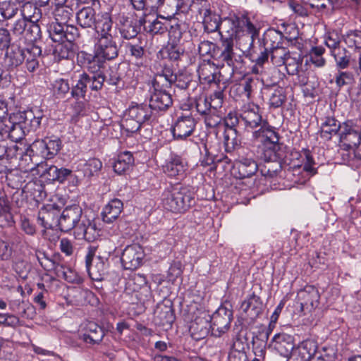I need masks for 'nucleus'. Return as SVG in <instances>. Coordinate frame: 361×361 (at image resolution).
<instances>
[{"mask_svg": "<svg viewBox=\"0 0 361 361\" xmlns=\"http://www.w3.org/2000/svg\"><path fill=\"white\" fill-rule=\"evenodd\" d=\"M259 82L257 78L247 77L239 84L231 87V94L233 96L235 94L244 96L249 99L252 94L257 90Z\"/></svg>", "mask_w": 361, "mask_h": 361, "instance_id": "obj_35", "label": "nucleus"}, {"mask_svg": "<svg viewBox=\"0 0 361 361\" xmlns=\"http://www.w3.org/2000/svg\"><path fill=\"white\" fill-rule=\"evenodd\" d=\"M59 229L68 232L74 229L76 239H84L88 242L95 240L99 236L96 224L82 215V210L78 205L67 207L59 215Z\"/></svg>", "mask_w": 361, "mask_h": 361, "instance_id": "obj_2", "label": "nucleus"}, {"mask_svg": "<svg viewBox=\"0 0 361 361\" xmlns=\"http://www.w3.org/2000/svg\"><path fill=\"white\" fill-rule=\"evenodd\" d=\"M52 90L54 94L58 98H63L70 91V86L68 80L59 78L52 83Z\"/></svg>", "mask_w": 361, "mask_h": 361, "instance_id": "obj_60", "label": "nucleus"}, {"mask_svg": "<svg viewBox=\"0 0 361 361\" xmlns=\"http://www.w3.org/2000/svg\"><path fill=\"white\" fill-rule=\"evenodd\" d=\"M97 18L94 9L90 6L82 8L76 14L77 22L83 28L92 27Z\"/></svg>", "mask_w": 361, "mask_h": 361, "instance_id": "obj_40", "label": "nucleus"}, {"mask_svg": "<svg viewBox=\"0 0 361 361\" xmlns=\"http://www.w3.org/2000/svg\"><path fill=\"white\" fill-rule=\"evenodd\" d=\"M294 339L292 336L285 334H276L272 338L269 347L275 350L284 357L293 359L294 347Z\"/></svg>", "mask_w": 361, "mask_h": 361, "instance_id": "obj_16", "label": "nucleus"}, {"mask_svg": "<svg viewBox=\"0 0 361 361\" xmlns=\"http://www.w3.org/2000/svg\"><path fill=\"white\" fill-rule=\"evenodd\" d=\"M257 170L258 165L254 159L241 157L235 161L231 173L236 178L243 179L252 176Z\"/></svg>", "mask_w": 361, "mask_h": 361, "instance_id": "obj_19", "label": "nucleus"}, {"mask_svg": "<svg viewBox=\"0 0 361 361\" xmlns=\"http://www.w3.org/2000/svg\"><path fill=\"white\" fill-rule=\"evenodd\" d=\"M120 33L123 38L126 39H134L140 31V25L136 22L131 20L128 16H121L119 20Z\"/></svg>", "mask_w": 361, "mask_h": 361, "instance_id": "obj_36", "label": "nucleus"}, {"mask_svg": "<svg viewBox=\"0 0 361 361\" xmlns=\"http://www.w3.org/2000/svg\"><path fill=\"white\" fill-rule=\"evenodd\" d=\"M73 16V10L65 6H57L54 11L55 22L68 25L67 23Z\"/></svg>", "mask_w": 361, "mask_h": 361, "instance_id": "obj_61", "label": "nucleus"}, {"mask_svg": "<svg viewBox=\"0 0 361 361\" xmlns=\"http://www.w3.org/2000/svg\"><path fill=\"white\" fill-rule=\"evenodd\" d=\"M283 35L282 30L270 28L264 35V45L269 49L283 46Z\"/></svg>", "mask_w": 361, "mask_h": 361, "instance_id": "obj_45", "label": "nucleus"}, {"mask_svg": "<svg viewBox=\"0 0 361 361\" xmlns=\"http://www.w3.org/2000/svg\"><path fill=\"white\" fill-rule=\"evenodd\" d=\"M334 80L336 86L341 89L343 86L351 85L355 82L354 74L350 71H343L339 69L335 75Z\"/></svg>", "mask_w": 361, "mask_h": 361, "instance_id": "obj_57", "label": "nucleus"}, {"mask_svg": "<svg viewBox=\"0 0 361 361\" xmlns=\"http://www.w3.org/2000/svg\"><path fill=\"white\" fill-rule=\"evenodd\" d=\"M86 77H82L80 75L79 79L75 86L73 87L71 90V95L73 98L77 99L80 98H84L85 97L87 88L85 85V82L87 81Z\"/></svg>", "mask_w": 361, "mask_h": 361, "instance_id": "obj_63", "label": "nucleus"}, {"mask_svg": "<svg viewBox=\"0 0 361 361\" xmlns=\"http://www.w3.org/2000/svg\"><path fill=\"white\" fill-rule=\"evenodd\" d=\"M317 352V342L307 339L295 347L293 359L296 361H310Z\"/></svg>", "mask_w": 361, "mask_h": 361, "instance_id": "obj_23", "label": "nucleus"}, {"mask_svg": "<svg viewBox=\"0 0 361 361\" xmlns=\"http://www.w3.org/2000/svg\"><path fill=\"white\" fill-rule=\"evenodd\" d=\"M161 202L166 209L174 213L185 212L195 203L192 192L180 184L166 188L161 195Z\"/></svg>", "mask_w": 361, "mask_h": 361, "instance_id": "obj_4", "label": "nucleus"}, {"mask_svg": "<svg viewBox=\"0 0 361 361\" xmlns=\"http://www.w3.org/2000/svg\"><path fill=\"white\" fill-rule=\"evenodd\" d=\"M134 158L131 152L125 151L120 153L115 160L113 168L118 174H123L130 170L133 166Z\"/></svg>", "mask_w": 361, "mask_h": 361, "instance_id": "obj_38", "label": "nucleus"}, {"mask_svg": "<svg viewBox=\"0 0 361 361\" xmlns=\"http://www.w3.org/2000/svg\"><path fill=\"white\" fill-rule=\"evenodd\" d=\"M197 121L191 114L178 116L171 126V133L174 140H186L194 133Z\"/></svg>", "mask_w": 361, "mask_h": 361, "instance_id": "obj_9", "label": "nucleus"}, {"mask_svg": "<svg viewBox=\"0 0 361 361\" xmlns=\"http://www.w3.org/2000/svg\"><path fill=\"white\" fill-rule=\"evenodd\" d=\"M342 124L334 116H326L322 119L319 134L325 141L330 140L333 136L338 134Z\"/></svg>", "mask_w": 361, "mask_h": 361, "instance_id": "obj_27", "label": "nucleus"}, {"mask_svg": "<svg viewBox=\"0 0 361 361\" xmlns=\"http://www.w3.org/2000/svg\"><path fill=\"white\" fill-rule=\"evenodd\" d=\"M37 21H28L23 37L29 42L36 41L40 37L41 30Z\"/></svg>", "mask_w": 361, "mask_h": 361, "instance_id": "obj_62", "label": "nucleus"}, {"mask_svg": "<svg viewBox=\"0 0 361 361\" xmlns=\"http://www.w3.org/2000/svg\"><path fill=\"white\" fill-rule=\"evenodd\" d=\"M59 212L53 205L42 207L37 214V223L44 229L59 228Z\"/></svg>", "mask_w": 361, "mask_h": 361, "instance_id": "obj_21", "label": "nucleus"}, {"mask_svg": "<svg viewBox=\"0 0 361 361\" xmlns=\"http://www.w3.org/2000/svg\"><path fill=\"white\" fill-rule=\"evenodd\" d=\"M339 137L341 142L348 149L357 147L361 142L359 128L349 121L342 123Z\"/></svg>", "mask_w": 361, "mask_h": 361, "instance_id": "obj_18", "label": "nucleus"}, {"mask_svg": "<svg viewBox=\"0 0 361 361\" xmlns=\"http://www.w3.org/2000/svg\"><path fill=\"white\" fill-rule=\"evenodd\" d=\"M286 71L290 75L297 74L301 66V60L298 54L291 55L290 53L286 57L285 63Z\"/></svg>", "mask_w": 361, "mask_h": 361, "instance_id": "obj_59", "label": "nucleus"}, {"mask_svg": "<svg viewBox=\"0 0 361 361\" xmlns=\"http://www.w3.org/2000/svg\"><path fill=\"white\" fill-rule=\"evenodd\" d=\"M23 143L20 142L19 145L16 144L11 147H7L3 143H0V159H2L6 154L8 156L11 155V153L13 151V155L15 157H19L21 159V165H23V162L25 161V159H23L25 154V145L22 147Z\"/></svg>", "mask_w": 361, "mask_h": 361, "instance_id": "obj_50", "label": "nucleus"}, {"mask_svg": "<svg viewBox=\"0 0 361 361\" xmlns=\"http://www.w3.org/2000/svg\"><path fill=\"white\" fill-rule=\"evenodd\" d=\"M81 57H82L84 60L83 65L93 75L102 73L100 71V69L102 68L104 62L106 61L105 59L97 57L94 52V54L81 52Z\"/></svg>", "mask_w": 361, "mask_h": 361, "instance_id": "obj_43", "label": "nucleus"}, {"mask_svg": "<svg viewBox=\"0 0 361 361\" xmlns=\"http://www.w3.org/2000/svg\"><path fill=\"white\" fill-rule=\"evenodd\" d=\"M94 52L97 57L112 60L118 56V49L114 40V36L96 37Z\"/></svg>", "mask_w": 361, "mask_h": 361, "instance_id": "obj_15", "label": "nucleus"}, {"mask_svg": "<svg viewBox=\"0 0 361 361\" xmlns=\"http://www.w3.org/2000/svg\"><path fill=\"white\" fill-rule=\"evenodd\" d=\"M210 315L208 312L202 311L200 312V315L196 317L190 325V331L197 340L204 338L209 333L210 328L209 323Z\"/></svg>", "mask_w": 361, "mask_h": 361, "instance_id": "obj_24", "label": "nucleus"}, {"mask_svg": "<svg viewBox=\"0 0 361 361\" xmlns=\"http://www.w3.org/2000/svg\"><path fill=\"white\" fill-rule=\"evenodd\" d=\"M94 26L97 35L96 37H112L116 33V30L113 28L111 16L108 12L99 14Z\"/></svg>", "mask_w": 361, "mask_h": 361, "instance_id": "obj_25", "label": "nucleus"}, {"mask_svg": "<svg viewBox=\"0 0 361 361\" xmlns=\"http://www.w3.org/2000/svg\"><path fill=\"white\" fill-rule=\"evenodd\" d=\"M162 168L164 172L171 177L182 176L186 170V166L183 163V159L175 154L170 155Z\"/></svg>", "mask_w": 361, "mask_h": 361, "instance_id": "obj_32", "label": "nucleus"}, {"mask_svg": "<svg viewBox=\"0 0 361 361\" xmlns=\"http://www.w3.org/2000/svg\"><path fill=\"white\" fill-rule=\"evenodd\" d=\"M345 44L350 49L361 51V31L351 30L343 36Z\"/></svg>", "mask_w": 361, "mask_h": 361, "instance_id": "obj_52", "label": "nucleus"}, {"mask_svg": "<svg viewBox=\"0 0 361 361\" xmlns=\"http://www.w3.org/2000/svg\"><path fill=\"white\" fill-rule=\"evenodd\" d=\"M179 6L178 0H161L157 16L165 20H173Z\"/></svg>", "mask_w": 361, "mask_h": 361, "instance_id": "obj_41", "label": "nucleus"}, {"mask_svg": "<svg viewBox=\"0 0 361 361\" xmlns=\"http://www.w3.org/2000/svg\"><path fill=\"white\" fill-rule=\"evenodd\" d=\"M200 14L203 16V25L204 30L208 32H214L219 30L221 21L220 16L213 13L210 9L202 8Z\"/></svg>", "mask_w": 361, "mask_h": 361, "instance_id": "obj_39", "label": "nucleus"}, {"mask_svg": "<svg viewBox=\"0 0 361 361\" xmlns=\"http://www.w3.org/2000/svg\"><path fill=\"white\" fill-rule=\"evenodd\" d=\"M126 111L130 114L131 118L136 119L142 126L150 123L156 118L155 112L145 104L132 105Z\"/></svg>", "mask_w": 361, "mask_h": 361, "instance_id": "obj_29", "label": "nucleus"}, {"mask_svg": "<svg viewBox=\"0 0 361 361\" xmlns=\"http://www.w3.org/2000/svg\"><path fill=\"white\" fill-rule=\"evenodd\" d=\"M42 118L43 113L39 109H30L20 114V123L27 132L37 130Z\"/></svg>", "mask_w": 361, "mask_h": 361, "instance_id": "obj_31", "label": "nucleus"}, {"mask_svg": "<svg viewBox=\"0 0 361 361\" xmlns=\"http://www.w3.org/2000/svg\"><path fill=\"white\" fill-rule=\"evenodd\" d=\"M145 252L139 244H132L126 247L121 255V263L126 269L135 270L142 263Z\"/></svg>", "mask_w": 361, "mask_h": 361, "instance_id": "obj_12", "label": "nucleus"}, {"mask_svg": "<svg viewBox=\"0 0 361 361\" xmlns=\"http://www.w3.org/2000/svg\"><path fill=\"white\" fill-rule=\"evenodd\" d=\"M280 148V144L279 143V148L276 150V154L274 157L272 159H265L264 157V154L262 153V149H258V153L260 154L261 157L264 160L267 161V164L262 166L260 169L261 173L262 176L269 178L275 177L278 173L281 171V166L279 163H271L274 160L276 159L279 157V154H278V150Z\"/></svg>", "mask_w": 361, "mask_h": 361, "instance_id": "obj_42", "label": "nucleus"}, {"mask_svg": "<svg viewBox=\"0 0 361 361\" xmlns=\"http://www.w3.org/2000/svg\"><path fill=\"white\" fill-rule=\"evenodd\" d=\"M23 192L37 202L42 201L47 196L42 180L38 178L28 181L23 188Z\"/></svg>", "mask_w": 361, "mask_h": 361, "instance_id": "obj_34", "label": "nucleus"}, {"mask_svg": "<svg viewBox=\"0 0 361 361\" xmlns=\"http://www.w3.org/2000/svg\"><path fill=\"white\" fill-rule=\"evenodd\" d=\"M21 4L12 1L6 0L0 3V14L5 20L13 18L20 11Z\"/></svg>", "mask_w": 361, "mask_h": 361, "instance_id": "obj_47", "label": "nucleus"}, {"mask_svg": "<svg viewBox=\"0 0 361 361\" xmlns=\"http://www.w3.org/2000/svg\"><path fill=\"white\" fill-rule=\"evenodd\" d=\"M52 41L58 43L75 41L79 37L78 29L72 25H65L53 22L48 28Z\"/></svg>", "mask_w": 361, "mask_h": 361, "instance_id": "obj_10", "label": "nucleus"}, {"mask_svg": "<svg viewBox=\"0 0 361 361\" xmlns=\"http://www.w3.org/2000/svg\"><path fill=\"white\" fill-rule=\"evenodd\" d=\"M233 318V312L226 307L221 306L210 316L209 323L212 334L216 337H220L227 332L230 328Z\"/></svg>", "mask_w": 361, "mask_h": 361, "instance_id": "obj_8", "label": "nucleus"}, {"mask_svg": "<svg viewBox=\"0 0 361 361\" xmlns=\"http://www.w3.org/2000/svg\"><path fill=\"white\" fill-rule=\"evenodd\" d=\"M191 82L190 75L185 73L173 74L169 69H166L155 80V85L159 87L161 83V87L164 88L171 87L172 85H174L180 90H185Z\"/></svg>", "mask_w": 361, "mask_h": 361, "instance_id": "obj_11", "label": "nucleus"}, {"mask_svg": "<svg viewBox=\"0 0 361 361\" xmlns=\"http://www.w3.org/2000/svg\"><path fill=\"white\" fill-rule=\"evenodd\" d=\"M325 49L322 47H313L310 53V61L317 67H322L325 64V59L322 57Z\"/></svg>", "mask_w": 361, "mask_h": 361, "instance_id": "obj_64", "label": "nucleus"}, {"mask_svg": "<svg viewBox=\"0 0 361 361\" xmlns=\"http://www.w3.org/2000/svg\"><path fill=\"white\" fill-rule=\"evenodd\" d=\"M172 98L169 92L164 90H158L154 87V92L151 95L149 103L147 104L155 112V117L159 112L166 111L172 104Z\"/></svg>", "mask_w": 361, "mask_h": 361, "instance_id": "obj_20", "label": "nucleus"}, {"mask_svg": "<svg viewBox=\"0 0 361 361\" xmlns=\"http://www.w3.org/2000/svg\"><path fill=\"white\" fill-rule=\"evenodd\" d=\"M23 18L27 21H38L41 18V12L37 6L30 1L21 4L20 8Z\"/></svg>", "mask_w": 361, "mask_h": 361, "instance_id": "obj_46", "label": "nucleus"}, {"mask_svg": "<svg viewBox=\"0 0 361 361\" xmlns=\"http://www.w3.org/2000/svg\"><path fill=\"white\" fill-rule=\"evenodd\" d=\"M41 49L38 46L23 49L18 47H12L6 51L4 63L9 69H13L24 63L26 69L32 73L39 67V57Z\"/></svg>", "mask_w": 361, "mask_h": 361, "instance_id": "obj_5", "label": "nucleus"}, {"mask_svg": "<svg viewBox=\"0 0 361 361\" xmlns=\"http://www.w3.org/2000/svg\"><path fill=\"white\" fill-rule=\"evenodd\" d=\"M123 209V204L117 198L111 200L103 208L101 216L104 222L113 223L118 218Z\"/></svg>", "mask_w": 361, "mask_h": 361, "instance_id": "obj_33", "label": "nucleus"}, {"mask_svg": "<svg viewBox=\"0 0 361 361\" xmlns=\"http://www.w3.org/2000/svg\"><path fill=\"white\" fill-rule=\"evenodd\" d=\"M27 164V169L32 171L34 166H37V171L40 173V177L49 182H56V176L57 171V166L51 165L49 167H44L43 164L37 163V160L30 163V161L25 162Z\"/></svg>", "mask_w": 361, "mask_h": 361, "instance_id": "obj_44", "label": "nucleus"}, {"mask_svg": "<svg viewBox=\"0 0 361 361\" xmlns=\"http://www.w3.org/2000/svg\"><path fill=\"white\" fill-rule=\"evenodd\" d=\"M104 329L94 322H90L87 325L86 331L81 336V338L86 343L99 344L104 336Z\"/></svg>", "mask_w": 361, "mask_h": 361, "instance_id": "obj_37", "label": "nucleus"}, {"mask_svg": "<svg viewBox=\"0 0 361 361\" xmlns=\"http://www.w3.org/2000/svg\"><path fill=\"white\" fill-rule=\"evenodd\" d=\"M341 37L336 31L329 32L325 35L324 42L326 47L330 49L331 54L341 49L340 43Z\"/></svg>", "mask_w": 361, "mask_h": 361, "instance_id": "obj_56", "label": "nucleus"}, {"mask_svg": "<svg viewBox=\"0 0 361 361\" xmlns=\"http://www.w3.org/2000/svg\"><path fill=\"white\" fill-rule=\"evenodd\" d=\"M97 248L90 246L85 256V266L90 277L94 281H102L108 273V258L97 255Z\"/></svg>", "mask_w": 361, "mask_h": 361, "instance_id": "obj_7", "label": "nucleus"}, {"mask_svg": "<svg viewBox=\"0 0 361 361\" xmlns=\"http://www.w3.org/2000/svg\"><path fill=\"white\" fill-rule=\"evenodd\" d=\"M219 32L221 40L239 42L242 49L248 50L252 46L255 39L258 37L259 30L253 25L250 19L243 16L225 18L221 20Z\"/></svg>", "mask_w": 361, "mask_h": 361, "instance_id": "obj_3", "label": "nucleus"}, {"mask_svg": "<svg viewBox=\"0 0 361 361\" xmlns=\"http://www.w3.org/2000/svg\"><path fill=\"white\" fill-rule=\"evenodd\" d=\"M240 118L245 128L254 129L259 127L253 132V141L258 149H262L265 159L274 157L276 150L279 148V136L275 128L262 119L259 107L253 103L244 105Z\"/></svg>", "mask_w": 361, "mask_h": 361, "instance_id": "obj_1", "label": "nucleus"}, {"mask_svg": "<svg viewBox=\"0 0 361 361\" xmlns=\"http://www.w3.org/2000/svg\"><path fill=\"white\" fill-rule=\"evenodd\" d=\"M61 147V142L58 138L46 137L43 140H37L27 148L25 147L23 159L25 162L30 161V163H32L37 157L51 159L58 154Z\"/></svg>", "mask_w": 361, "mask_h": 361, "instance_id": "obj_6", "label": "nucleus"}, {"mask_svg": "<svg viewBox=\"0 0 361 361\" xmlns=\"http://www.w3.org/2000/svg\"><path fill=\"white\" fill-rule=\"evenodd\" d=\"M169 35L173 43L184 44L192 39V34L189 23L176 18L170 20Z\"/></svg>", "mask_w": 361, "mask_h": 361, "instance_id": "obj_13", "label": "nucleus"}, {"mask_svg": "<svg viewBox=\"0 0 361 361\" xmlns=\"http://www.w3.org/2000/svg\"><path fill=\"white\" fill-rule=\"evenodd\" d=\"M25 131L20 123H14L8 118L0 120V137L2 141L9 139L16 143L20 142Z\"/></svg>", "mask_w": 361, "mask_h": 361, "instance_id": "obj_17", "label": "nucleus"}, {"mask_svg": "<svg viewBox=\"0 0 361 361\" xmlns=\"http://www.w3.org/2000/svg\"><path fill=\"white\" fill-rule=\"evenodd\" d=\"M320 295L318 290L313 286H306L300 289L297 294V303L300 305V312H311L319 303Z\"/></svg>", "mask_w": 361, "mask_h": 361, "instance_id": "obj_14", "label": "nucleus"}, {"mask_svg": "<svg viewBox=\"0 0 361 361\" xmlns=\"http://www.w3.org/2000/svg\"><path fill=\"white\" fill-rule=\"evenodd\" d=\"M121 126L127 133H135L140 130L142 125L134 118H131L130 114L126 111Z\"/></svg>", "mask_w": 361, "mask_h": 361, "instance_id": "obj_58", "label": "nucleus"}, {"mask_svg": "<svg viewBox=\"0 0 361 361\" xmlns=\"http://www.w3.org/2000/svg\"><path fill=\"white\" fill-rule=\"evenodd\" d=\"M56 275L61 279H64L68 283H79L80 282V276L69 267L58 263L56 264L55 269H54Z\"/></svg>", "mask_w": 361, "mask_h": 361, "instance_id": "obj_48", "label": "nucleus"}, {"mask_svg": "<svg viewBox=\"0 0 361 361\" xmlns=\"http://www.w3.org/2000/svg\"><path fill=\"white\" fill-rule=\"evenodd\" d=\"M200 81L202 84L209 85H219L220 76L217 67L209 61H204L199 66L197 69Z\"/></svg>", "mask_w": 361, "mask_h": 361, "instance_id": "obj_22", "label": "nucleus"}, {"mask_svg": "<svg viewBox=\"0 0 361 361\" xmlns=\"http://www.w3.org/2000/svg\"><path fill=\"white\" fill-rule=\"evenodd\" d=\"M269 51L271 63L276 66H283L289 51L283 46L270 49Z\"/></svg>", "mask_w": 361, "mask_h": 361, "instance_id": "obj_54", "label": "nucleus"}, {"mask_svg": "<svg viewBox=\"0 0 361 361\" xmlns=\"http://www.w3.org/2000/svg\"><path fill=\"white\" fill-rule=\"evenodd\" d=\"M224 143L227 152H231L240 145V140L235 128H225L224 132Z\"/></svg>", "mask_w": 361, "mask_h": 361, "instance_id": "obj_49", "label": "nucleus"}, {"mask_svg": "<svg viewBox=\"0 0 361 361\" xmlns=\"http://www.w3.org/2000/svg\"><path fill=\"white\" fill-rule=\"evenodd\" d=\"M233 42L221 39L220 46L216 47L213 59L219 62L226 63L228 66H233Z\"/></svg>", "mask_w": 361, "mask_h": 361, "instance_id": "obj_26", "label": "nucleus"}, {"mask_svg": "<svg viewBox=\"0 0 361 361\" xmlns=\"http://www.w3.org/2000/svg\"><path fill=\"white\" fill-rule=\"evenodd\" d=\"M102 168V161L97 158L88 159L83 165L84 176L88 178L97 175Z\"/></svg>", "mask_w": 361, "mask_h": 361, "instance_id": "obj_55", "label": "nucleus"}, {"mask_svg": "<svg viewBox=\"0 0 361 361\" xmlns=\"http://www.w3.org/2000/svg\"><path fill=\"white\" fill-rule=\"evenodd\" d=\"M152 18L147 13H144L143 16L138 20L140 26H142L145 32L151 35H161L168 30L169 25L163 23L158 19Z\"/></svg>", "mask_w": 361, "mask_h": 361, "instance_id": "obj_28", "label": "nucleus"}, {"mask_svg": "<svg viewBox=\"0 0 361 361\" xmlns=\"http://www.w3.org/2000/svg\"><path fill=\"white\" fill-rule=\"evenodd\" d=\"M155 313L160 320V324L163 326L171 324L175 319L173 310L170 306H158Z\"/></svg>", "mask_w": 361, "mask_h": 361, "instance_id": "obj_53", "label": "nucleus"}, {"mask_svg": "<svg viewBox=\"0 0 361 361\" xmlns=\"http://www.w3.org/2000/svg\"><path fill=\"white\" fill-rule=\"evenodd\" d=\"M331 54L335 59L337 68L343 70L349 66L350 54L345 48H341L337 51H334Z\"/></svg>", "mask_w": 361, "mask_h": 361, "instance_id": "obj_51", "label": "nucleus"}, {"mask_svg": "<svg viewBox=\"0 0 361 361\" xmlns=\"http://www.w3.org/2000/svg\"><path fill=\"white\" fill-rule=\"evenodd\" d=\"M262 302L259 296L252 293L241 304V310L251 320L255 319L262 313Z\"/></svg>", "mask_w": 361, "mask_h": 361, "instance_id": "obj_30", "label": "nucleus"}]
</instances>
